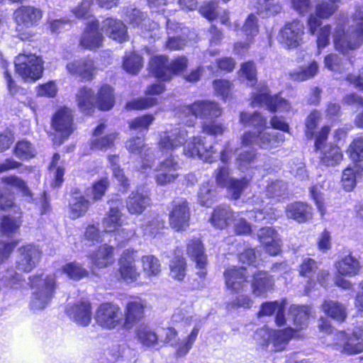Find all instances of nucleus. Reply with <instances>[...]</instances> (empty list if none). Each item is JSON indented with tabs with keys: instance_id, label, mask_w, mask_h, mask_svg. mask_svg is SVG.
<instances>
[{
	"instance_id": "f257e3e1",
	"label": "nucleus",
	"mask_w": 363,
	"mask_h": 363,
	"mask_svg": "<svg viewBox=\"0 0 363 363\" xmlns=\"http://www.w3.org/2000/svg\"><path fill=\"white\" fill-rule=\"evenodd\" d=\"M333 38L335 49L343 54L360 47L363 43V6L355 7L351 24L338 18Z\"/></svg>"
},
{
	"instance_id": "f03ea898",
	"label": "nucleus",
	"mask_w": 363,
	"mask_h": 363,
	"mask_svg": "<svg viewBox=\"0 0 363 363\" xmlns=\"http://www.w3.org/2000/svg\"><path fill=\"white\" fill-rule=\"evenodd\" d=\"M32 289L30 307L33 311L44 309L52 298L56 289L55 274L33 276L30 277Z\"/></svg>"
},
{
	"instance_id": "7ed1b4c3",
	"label": "nucleus",
	"mask_w": 363,
	"mask_h": 363,
	"mask_svg": "<svg viewBox=\"0 0 363 363\" xmlns=\"http://www.w3.org/2000/svg\"><path fill=\"white\" fill-rule=\"evenodd\" d=\"M188 65V60L180 56L175 60L169 61L166 56L157 55L151 58L149 69L155 77L162 81H169L174 74L184 70Z\"/></svg>"
},
{
	"instance_id": "20e7f679",
	"label": "nucleus",
	"mask_w": 363,
	"mask_h": 363,
	"mask_svg": "<svg viewBox=\"0 0 363 363\" xmlns=\"http://www.w3.org/2000/svg\"><path fill=\"white\" fill-rule=\"evenodd\" d=\"M16 72L26 81L35 82L43 76V61L31 53H21L15 59Z\"/></svg>"
},
{
	"instance_id": "39448f33",
	"label": "nucleus",
	"mask_w": 363,
	"mask_h": 363,
	"mask_svg": "<svg viewBox=\"0 0 363 363\" xmlns=\"http://www.w3.org/2000/svg\"><path fill=\"white\" fill-rule=\"evenodd\" d=\"M42 16V11L31 6H21L14 11L13 18L21 39L26 40L32 36L31 32L27 30L37 25Z\"/></svg>"
},
{
	"instance_id": "423d86ee",
	"label": "nucleus",
	"mask_w": 363,
	"mask_h": 363,
	"mask_svg": "<svg viewBox=\"0 0 363 363\" xmlns=\"http://www.w3.org/2000/svg\"><path fill=\"white\" fill-rule=\"evenodd\" d=\"M284 141V135L270 130L268 127L257 132L247 131L241 136V144L248 146L253 144L262 148L269 149L277 147Z\"/></svg>"
},
{
	"instance_id": "0eeeda50",
	"label": "nucleus",
	"mask_w": 363,
	"mask_h": 363,
	"mask_svg": "<svg viewBox=\"0 0 363 363\" xmlns=\"http://www.w3.org/2000/svg\"><path fill=\"white\" fill-rule=\"evenodd\" d=\"M94 319L99 326L111 330L123 326V314L118 305L104 303L96 309Z\"/></svg>"
},
{
	"instance_id": "6e6552de",
	"label": "nucleus",
	"mask_w": 363,
	"mask_h": 363,
	"mask_svg": "<svg viewBox=\"0 0 363 363\" xmlns=\"http://www.w3.org/2000/svg\"><path fill=\"white\" fill-rule=\"evenodd\" d=\"M294 336L291 328L272 330L267 327L257 330L255 335V340L261 344H272L275 351L282 350L285 348L289 340Z\"/></svg>"
},
{
	"instance_id": "1a4fd4ad",
	"label": "nucleus",
	"mask_w": 363,
	"mask_h": 363,
	"mask_svg": "<svg viewBox=\"0 0 363 363\" xmlns=\"http://www.w3.org/2000/svg\"><path fill=\"white\" fill-rule=\"evenodd\" d=\"M183 113L186 116H194L201 119H213L222 115L223 109L220 105L213 101L201 100L194 104L184 106Z\"/></svg>"
},
{
	"instance_id": "9d476101",
	"label": "nucleus",
	"mask_w": 363,
	"mask_h": 363,
	"mask_svg": "<svg viewBox=\"0 0 363 363\" xmlns=\"http://www.w3.org/2000/svg\"><path fill=\"white\" fill-rule=\"evenodd\" d=\"M304 26L298 21L286 23L279 32L277 40L284 48L293 49L302 42Z\"/></svg>"
},
{
	"instance_id": "9b49d317",
	"label": "nucleus",
	"mask_w": 363,
	"mask_h": 363,
	"mask_svg": "<svg viewBox=\"0 0 363 363\" xmlns=\"http://www.w3.org/2000/svg\"><path fill=\"white\" fill-rule=\"evenodd\" d=\"M190 211L187 201L178 199L172 201L169 214L170 226L176 231L185 230L189 227Z\"/></svg>"
},
{
	"instance_id": "f8f14e48",
	"label": "nucleus",
	"mask_w": 363,
	"mask_h": 363,
	"mask_svg": "<svg viewBox=\"0 0 363 363\" xmlns=\"http://www.w3.org/2000/svg\"><path fill=\"white\" fill-rule=\"evenodd\" d=\"M333 345L336 350L347 355H352L363 352V345L354 330L352 333L338 331L334 335Z\"/></svg>"
},
{
	"instance_id": "ddd939ff",
	"label": "nucleus",
	"mask_w": 363,
	"mask_h": 363,
	"mask_svg": "<svg viewBox=\"0 0 363 363\" xmlns=\"http://www.w3.org/2000/svg\"><path fill=\"white\" fill-rule=\"evenodd\" d=\"M341 0H326L318 3L315 6V14H311L308 20L309 32L315 34L322 22L320 18H329L339 9Z\"/></svg>"
},
{
	"instance_id": "4468645a",
	"label": "nucleus",
	"mask_w": 363,
	"mask_h": 363,
	"mask_svg": "<svg viewBox=\"0 0 363 363\" xmlns=\"http://www.w3.org/2000/svg\"><path fill=\"white\" fill-rule=\"evenodd\" d=\"M42 252L38 246L27 245L18 250L16 269L28 273L36 267L41 259Z\"/></svg>"
},
{
	"instance_id": "2eb2a0df",
	"label": "nucleus",
	"mask_w": 363,
	"mask_h": 363,
	"mask_svg": "<svg viewBox=\"0 0 363 363\" xmlns=\"http://www.w3.org/2000/svg\"><path fill=\"white\" fill-rule=\"evenodd\" d=\"M252 105L265 106L273 112L289 111L291 108V105L284 99L278 96H271L267 87H262L259 91L253 94Z\"/></svg>"
},
{
	"instance_id": "dca6fc26",
	"label": "nucleus",
	"mask_w": 363,
	"mask_h": 363,
	"mask_svg": "<svg viewBox=\"0 0 363 363\" xmlns=\"http://www.w3.org/2000/svg\"><path fill=\"white\" fill-rule=\"evenodd\" d=\"M108 203L109 211L107 216L103 220L104 231L106 233H123L124 229H120L122 217L121 210L123 208V201L118 197H115L110 199Z\"/></svg>"
},
{
	"instance_id": "f3484780",
	"label": "nucleus",
	"mask_w": 363,
	"mask_h": 363,
	"mask_svg": "<svg viewBox=\"0 0 363 363\" xmlns=\"http://www.w3.org/2000/svg\"><path fill=\"white\" fill-rule=\"evenodd\" d=\"M187 131L184 128H174L160 133L158 147L161 151L172 152L186 140Z\"/></svg>"
},
{
	"instance_id": "a211bd4d",
	"label": "nucleus",
	"mask_w": 363,
	"mask_h": 363,
	"mask_svg": "<svg viewBox=\"0 0 363 363\" xmlns=\"http://www.w3.org/2000/svg\"><path fill=\"white\" fill-rule=\"evenodd\" d=\"M179 164L172 156L161 162L157 166L155 176L156 183L161 186H165L174 182L179 177L177 173Z\"/></svg>"
},
{
	"instance_id": "6ab92c4d",
	"label": "nucleus",
	"mask_w": 363,
	"mask_h": 363,
	"mask_svg": "<svg viewBox=\"0 0 363 363\" xmlns=\"http://www.w3.org/2000/svg\"><path fill=\"white\" fill-rule=\"evenodd\" d=\"M135 251L125 250L121 254L118 261V272L122 279L126 282H133L137 280L140 273L135 265Z\"/></svg>"
},
{
	"instance_id": "aec40b11",
	"label": "nucleus",
	"mask_w": 363,
	"mask_h": 363,
	"mask_svg": "<svg viewBox=\"0 0 363 363\" xmlns=\"http://www.w3.org/2000/svg\"><path fill=\"white\" fill-rule=\"evenodd\" d=\"M126 148L132 154L140 155L143 163L140 171L146 172L152 167L155 162V156L150 152V150L146 147L142 138L137 137L127 141Z\"/></svg>"
},
{
	"instance_id": "412c9836",
	"label": "nucleus",
	"mask_w": 363,
	"mask_h": 363,
	"mask_svg": "<svg viewBox=\"0 0 363 363\" xmlns=\"http://www.w3.org/2000/svg\"><path fill=\"white\" fill-rule=\"evenodd\" d=\"M99 22L95 20H91L87 23L79 40L80 46L85 49L94 50L101 45L104 38L99 30Z\"/></svg>"
},
{
	"instance_id": "4be33fe9",
	"label": "nucleus",
	"mask_w": 363,
	"mask_h": 363,
	"mask_svg": "<svg viewBox=\"0 0 363 363\" xmlns=\"http://www.w3.org/2000/svg\"><path fill=\"white\" fill-rule=\"evenodd\" d=\"M67 313L77 324L87 326L92 318L91 305L88 301H80L68 307Z\"/></svg>"
},
{
	"instance_id": "5701e85b",
	"label": "nucleus",
	"mask_w": 363,
	"mask_h": 363,
	"mask_svg": "<svg viewBox=\"0 0 363 363\" xmlns=\"http://www.w3.org/2000/svg\"><path fill=\"white\" fill-rule=\"evenodd\" d=\"M66 69L67 72L82 79L90 81L96 74V67L93 60L88 58H83L69 62Z\"/></svg>"
},
{
	"instance_id": "b1692460",
	"label": "nucleus",
	"mask_w": 363,
	"mask_h": 363,
	"mask_svg": "<svg viewBox=\"0 0 363 363\" xmlns=\"http://www.w3.org/2000/svg\"><path fill=\"white\" fill-rule=\"evenodd\" d=\"M184 153L187 157H198L203 161L211 162L215 151L212 146L205 147L200 137H194L185 145Z\"/></svg>"
},
{
	"instance_id": "393cba45",
	"label": "nucleus",
	"mask_w": 363,
	"mask_h": 363,
	"mask_svg": "<svg viewBox=\"0 0 363 363\" xmlns=\"http://www.w3.org/2000/svg\"><path fill=\"white\" fill-rule=\"evenodd\" d=\"M259 242L270 255H277L281 250V239L277 232L271 227L261 228L257 233Z\"/></svg>"
},
{
	"instance_id": "a878e982",
	"label": "nucleus",
	"mask_w": 363,
	"mask_h": 363,
	"mask_svg": "<svg viewBox=\"0 0 363 363\" xmlns=\"http://www.w3.org/2000/svg\"><path fill=\"white\" fill-rule=\"evenodd\" d=\"M186 251L188 255L195 262L196 266L199 269L196 274L201 278H204L206 275L207 259L201 240L199 239L190 240L187 245Z\"/></svg>"
},
{
	"instance_id": "bb28decb",
	"label": "nucleus",
	"mask_w": 363,
	"mask_h": 363,
	"mask_svg": "<svg viewBox=\"0 0 363 363\" xmlns=\"http://www.w3.org/2000/svg\"><path fill=\"white\" fill-rule=\"evenodd\" d=\"M52 127L63 138L72 132V111L67 108H60L52 117Z\"/></svg>"
},
{
	"instance_id": "cd10ccee",
	"label": "nucleus",
	"mask_w": 363,
	"mask_h": 363,
	"mask_svg": "<svg viewBox=\"0 0 363 363\" xmlns=\"http://www.w3.org/2000/svg\"><path fill=\"white\" fill-rule=\"evenodd\" d=\"M145 307L146 303L143 300L128 302L125 308L123 327L130 329L135 323L140 321L144 316V309Z\"/></svg>"
},
{
	"instance_id": "c85d7f7f",
	"label": "nucleus",
	"mask_w": 363,
	"mask_h": 363,
	"mask_svg": "<svg viewBox=\"0 0 363 363\" xmlns=\"http://www.w3.org/2000/svg\"><path fill=\"white\" fill-rule=\"evenodd\" d=\"M247 271L243 267H230L224 272L225 284L228 289L239 292L245 286Z\"/></svg>"
},
{
	"instance_id": "c756f323",
	"label": "nucleus",
	"mask_w": 363,
	"mask_h": 363,
	"mask_svg": "<svg viewBox=\"0 0 363 363\" xmlns=\"http://www.w3.org/2000/svg\"><path fill=\"white\" fill-rule=\"evenodd\" d=\"M101 31L110 38L123 42L127 38L126 26L119 20L108 18L102 22Z\"/></svg>"
},
{
	"instance_id": "7c9ffc66",
	"label": "nucleus",
	"mask_w": 363,
	"mask_h": 363,
	"mask_svg": "<svg viewBox=\"0 0 363 363\" xmlns=\"http://www.w3.org/2000/svg\"><path fill=\"white\" fill-rule=\"evenodd\" d=\"M150 203L147 193L143 189L133 191L127 200V209L131 214H140Z\"/></svg>"
},
{
	"instance_id": "2f4dec72",
	"label": "nucleus",
	"mask_w": 363,
	"mask_h": 363,
	"mask_svg": "<svg viewBox=\"0 0 363 363\" xmlns=\"http://www.w3.org/2000/svg\"><path fill=\"white\" fill-rule=\"evenodd\" d=\"M113 247L102 245L91 255V263L97 268H104L114 262Z\"/></svg>"
},
{
	"instance_id": "473e14b6",
	"label": "nucleus",
	"mask_w": 363,
	"mask_h": 363,
	"mask_svg": "<svg viewBox=\"0 0 363 363\" xmlns=\"http://www.w3.org/2000/svg\"><path fill=\"white\" fill-rule=\"evenodd\" d=\"M104 123H100L94 130L90 147L93 150H104L111 147L116 139V134L111 133L101 137L105 129Z\"/></svg>"
},
{
	"instance_id": "72a5a7b5",
	"label": "nucleus",
	"mask_w": 363,
	"mask_h": 363,
	"mask_svg": "<svg viewBox=\"0 0 363 363\" xmlns=\"http://www.w3.org/2000/svg\"><path fill=\"white\" fill-rule=\"evenodd\" d=\"M287 218L303 223L311 218L312 208L306 203L295 202L289 204L286 208Z\"/></svg>"
},
{
	"instance_id": "f704fd0d",
	"label": "nucleus",
	"mask_w": 363,
	"mask_h": 363,
	"mask_svg": "<svg viewBox=\"0 0 363 363\" xmlns=\"http://www.w3.org/2000/svg\"><path fill=\"white\" fill-rule=\"evenodd\" d=\"M137 340L144 347H155L160 342L159 335L147 325L141 324L135 330Z\"/></svg>"
},
{
	"instance_id": "c9c22d12",
	"label": "nucleus",
	"mask_w": 363,
	"mask_h": 363,
	"mask_svg": "<svg viewBox=\"0 0 363 363\" xmlns=\"http://www.w3.org/2000/svg\"><path fill=\"white\" fill-rule=\"evenodd\" d=\"M289 313L293 318L294 327H289L293 330V333L304 329L308 325V319L310 315V308L308 306H292Z\"/></svg>"
},
{
	"instance_id": "e433bc0d",
	"label": "nucleus",
	"mask_w": 363,
	"mask_h": 363,
	"mask_svg": "<svg viewBox=\"0 0 363 363\" xmlns=\"http://www.w3.org/2000/svg\"><path fill=\"white\" fill-rule=\"evenodd\" d=\"M284 307H285V301H282L281 303L278 301L274 302H267L262 305V308L260 311L258 313L259 317L264 315H271L275 311H277V315L275 318L276 324L281 327L285 325L286 320L284 318Z\"/></svg>"
},
{
	"instance_id": "4c0bfd02",
	"label": "nucleus",
	"mask_w": 363,
	"mask_h": 363,
	"mask_svg": "<svg viewBox=\"0 0 363 363\" xmlns=\"http://www.w3.org/2000/svg\"><path fill=\"white\" fill-rule=\"evenodd\" d=\"M335 266L338 274L345 277H354L361 269L359 261L351 255L345 256L336 262Z\"/></svg>"
},
{
	"instance_id": "58836bf2",
	"label": "nucleus",
	"mask_w": 363,
	"mask_h": 363,
	"mask_svg": "<svg viewBox=\"0 0 363 363\" xmlns=\"http://www.w3.org/2000/svg\"><path fill=\"white\" fill-rule=\"evenodd\" d=\"M76 97L80 110L86 114L91 113L96 104L94 91L90 88L84 86L79 89Z\"/></svg>"
},
{
	"instance_id": "ea45409f",
	"label": "nucleus",
	"mask_w": 363,
	"mask_h": 363,
	"mask_svg": "<svg viewBox=\"0 0 363 363\" xmlns=\"http://www.w3.org/2000/svg\"><path fill=\"white\" fill-rule=\"evenodd\" d=\"M234 215L228 206H218L214 211L210 219L213 225L218 228H225L233 218Z\"/></svg>"
},
{
	"instance_id": "a19ab883",
	"label": "nucleus",
	"mask_w": 363,
	"mask_h": 363,
	"mask_svg": "<svg viewBox=\"0 0 363 363\" xmlns=\"http://www.w3.org/2000/svg\"><path fill=\"white\" fill-rule=\"evenodd\" d=\"M322 308L325 314L338 322H343L347 318L345 306L337 301H325Z\"/></svg>"
},
{
	"instance_id": "79ce46f5",
	"label": "nucleus",
	"mask_w": 363,
	"mask_h": 363,
	"mask_svg": "<svg viewBox=\"0 0 363 363\" xmlns=\"http://www.w3.org/2000/svg\"><path fill=\"white\" fill-rule=\"evenodd\" d=\"M273 283L267 274L259 272L254 276L252 284V293L256 296H263L272 287Z\"/></svg>"
},
{
	"instance_id": "37998d69",
	"label": "nucleus",
	"mask_w": 363,
	"mask_h": 363,
	"mask_svg": "<svg viewBox=\"0 0 363 363\" xmlns=\"http://www.w3.org/2000/svg\"><path fill=\"white\" fill-rule=\"evenodd\" d=\"M114 104L113 89L110 86L103 85L96 96V105L103 111L110 110Z\"/></svg>"
},
{
	"instance_id": "c03bdc74",
	"label": "nucleus",
	"mask_w": 363,
	"mask_h": 363,
	"mask_svg": "<svg viewBox=\"0 0 363 363\" xmlns=\"http://www.w3.org/2000/svg\"><path fill=\"white\" fill-rule=\"evenodd\" d=\"M90 206V201L83 196L72 197L69 203L70 218L73 220L85 215Z\"/></svg>"
},
{
	"instance_id": "a18cd8bd",
	"label": "nucleus",
	"mask_w": 363,
	"mask_h": 363,
	"mask_svg": "<svg viewBox=\"0 0 363 363\" xmlns=\"http://www.w3.org/2000/svg\"><path fill=\"white\" fill-rule=\"evenodd\" d=\"M343 155L340 147L337 145L326 146L322 152L320 157L323 164L327 166H335L340 163Z\"/></svg>"
},
{
	"instance_id": "49530a36",
	"label": "nucleus",
	"mask_w": 363,
	"mask_h": 363,
	"mask_svg": "<svg viewBox=\"0 0 363 363\" xmlns=\"http://www.w3.org/2000/svg\"><path fill=\"white\" fill-rule=\"evenodd\" d=\"M360 175V169L354 164L352 167H348L342 172L341 184L342 188L346 191H351L357 184V178Z\"/></svg>"
},
{
	"instance_id": "de8ad7c7",
	"label": "nucleus",
	"mask_w": 363,
	"mask_h": 363,
	"mask_svg": "<svg viewBox=\"0 0 363 363\" xmlns=\"http://www.w3.org/2000/svg\"><path fill=\"white\" fill-rule=\"evenodd\" d=\"M250 180L247 177L237 179L233 177L230 179V183L225 187L232 199L238 200L240 198L243 191L249 185Z\"/></svg>"
},
{
	"instance_id": "09e8293b",
	"label": "nucleus",
	"mask_w": 363,
	"mask_h": 363,
	"mask_svg": "<svg viewBox=\"0 0 363 363\" xmlns=\"http://www.w3.org/2000/svg\"><path fill=\"white\" fill-rule=\"evenodd\" d=\"M240 122L244 125H252L258 130H263L267 127V119L258 112L253 113H240Z\"/></svg>"
},
{
	"instance_id": "8fccbe9b",
	"label": "nucleus",
	"mask_w": 363,
	"mask_h": 363,
	"mask_svg": "<svg viewBox=\"0 0 363 363\" xmlns=\"http://www.w3.org/2000/svg\"><path fill=\"white\" fill-rule=\"evenodd\" d=\"M144 273L148 277H157L161 272V264L157 258L153 255H145L141 259Z\"/></svg>"
},
{
	"instance_id": "3c124183",
	"label": "nucleus",
	"mask_w": 363,
	"mask_h": 363,
	"mask_svg": "<svg viewBox=\"0 0 363 363\" xmlns=\"http://www.w3.org/2000/svg\"><path fill=\"white\" fill-rule=\"evenodd\" d=\"M318 71V63L315 61H312L307 67L291 72L290 77L293 80L302 82L313 77Z\"/></svg>"
},
{
	"instance_id": "603ef678",
	"label": "nucleus",
	"mask_w": 363,
	"mask_h": 363,
	"mask_svg": "<svg viewBox=\"0 0 363 363\" xmlns=\"http://www.w3.org/2000/svg\"><path fill=\"white\" fill-rule=\"evenodd\" d=\"M198 334L199 329L194 328L185 339L178 343L176 342V345L174 347H177L176 355L177 357H184L188 354L196 341Z\"/></svg>"
},
{
	"instance_id": "864d4df0",
	"label": "nucleus",
	"mask_w": 363,
	"mask_h": 363,
	"mask_svg": "<svg viewBox=\"0 0 363 363\" xmlns=\"http://www.w3.org/2000/svg\"><path fill=\"white\" fill-rule=\"evenodd\" d=\"M193 307L191 303L182 304L172 315L173 321L177 323L184 322L190 325L193 320Z\"/></svg>"
},
{
	"instance_id": "5fc2aeb1",
	"label": "nucleus",
	"mask_w": 363,
	"mask_h": 363,
	"mask_svg": "<svg viewBox=\"0 0 363 363\" xmlns=\"http://www.w3.org/2000/svg\"><path fill=\"white\" fill-rule=\"evenodd\" d=\"M186 268L185 259L182 257H175L169 264V275L174 279L182 281L186 276Z\"/></svg>"
},
{
	"instance_id": "6e6d98bb",
	"label": "nucleus",
	"mask_w": 363,
	"mask_h": 363,
	"mask_svg": "<svg viewBox=\"0 0 363 363\" xmlns=\"http://www.w3.org/2000/svg\"><path fill=\"white\" fill-rule=\"evenodd\" d=\"M256 151L254 150L240 152L235 160L237 167L242 171L247 169L256 160Z\"/></svg>"
},
{
	"instance_id": "4d7b16f0",
	"label": "nucleus",
	"mask_w": 363,
	"mask_h": 363,
	"mask_svg": "<svg viewBox=\"0 0 363 363\" xmlns=\"http://www.w3.org/2000/svg\"><path fill=\"white\" fill-rule=\"evenodd\" d=\"M109 185L110 182L108 178H101L94 182L91 188L87 190V194L91 196L92 200L99 201L104 196Z\"/></svg>"
},
{
	"instance_id": "13d9d810",
	"label": "nucleus",
	"mask_w": 363,
	"mask_h": 363,
	"mask_svg": "<svg viewBox=\"0 0 363 363\" xmlns=\"http://www.w3.org/2000/svg\"><path fill=\"white\" fill-rule=\"evenodd\" d=\"M215 190L209 182L203 184L198 193L199 203L206 206H211L214 202Z\"/></svg>"
},
{
	"instance_id": "bf43d9fd",
	"label": "nucleus",
	"mask_w": 363,
	"mask_h": 363,
	"mask_svg": "<svg viewBox=\"0 0 363 363\" xmlns=\"http://www.w3.org/2000/svg\"><path fill=\"white\" fill-rule=\"evenodd\" d=\"M21 224L20 218L4 217L1 223V230L3 234L11 236L18 231Z\"/></svg>"
},
{
	"instance_id": "052dcab7",
	"label": "nucleus",
	"mask_w": 363,
	"mask_h": 363,
	"mask_svg": "<svg viewBox=\"0 0 363 363\" xmlns=\"http://www.w3.org/2000/svg\"><path fill=\"white\" fill-rule=\"evenodd\" d=\"M347 153L354 162L363 160V137L355 138L349 145Z\"/></svg>"
},
{
	"instance_id": "680f3d73",
	"label": "nucleus",
	"mask_w": 363,
	"mask_h": 363,
	"mask_svg": "<svg viewBox=\"0 0 363 363\" xmlns=\"http://www.w3.org/2000/svg\"><path fill=\"white\" fill-rule=\"evenodd\" d=\"M13 152L16 157L21 159L31 158L35 155V150L32 144L24 140L16 143Z\"/></svg>"
},
{
	"instance_id": "e2e57ef3",
	"label": "nucleus",
	"mask_w": 363,
	"mask_h": 363,
	"mask_svg": "<svg viewBox=\"0 0 363 363\" xmlns=\"http://www.w3.org/2000/svg\"><path fill=\"white\" fill-rule=\"evenodd\" d=\"M287 185L285 182L277 180L271 182L266 189V196L269 198L275 199L286 194Z\"/></svg>"
},
{
	"instance_id": "0e129e2a",
	"label": "nucleus",
	"mask_w": 363,
	"mask_h": 363,
	"mask_svg": "<svg viewBox=\"0 0 363 363\" xmlns=\"http://www.w3.org/2000/svg\"><path fill=\"white\" fill-rule=\"evenodd\" d=\"M143 66L142 57L135 53L130 55L124 58L123 67L128 73L136 74Z\"/></svg>"
},
{
	"instance_id": "69168bd1",
	"label": "nucleus",
	"mask_w": 363,
	"mask_h": 363,
	"mask_svg": "<svg viewBox=\"0 0 363 363\" xmlns=\"http://www.w3.org/2000/svg\"><path fill=\"white\" fill-rule=\"evenodd\" d=\"M62 272L66 274L69 278L74 280H79L87 276V272L76 262L65 264L62 267Z\"/></svg>"
},
{
	"instance_id": "338daca9",
	"label": "nucleus",
	"mask_w": 363,
	"mask_h": 363,
	"mask_svg": "<svg viewBox=\"0 0 363 363\" xmlns=\"http://www.w3.org/2000/svg\"><path fill=\"white\" fill-rule=\"evenodd\" d=\"M2 182L11 186L18 189L24 196L31 198V192L28 188L26 182L16 176H9L2 178Z\"/></svg>"
},
{
	"instance_id": "774afa93",
	"label": "nucleus",
	"mask_w": 363,
	"mask_h": 363,
	"mask_svg": "<svg viewBox=\"0 0 363 363\" xmlns=\"http://www.w3.org/2000/svg\"><path fill=\"white\" fill-rule=\"evenodd\" d=\"M225 130L226 127L224 124L217 121L204 122L202 125L203 132L210 135H222Z\"/></svg>"
}]
</instances>
